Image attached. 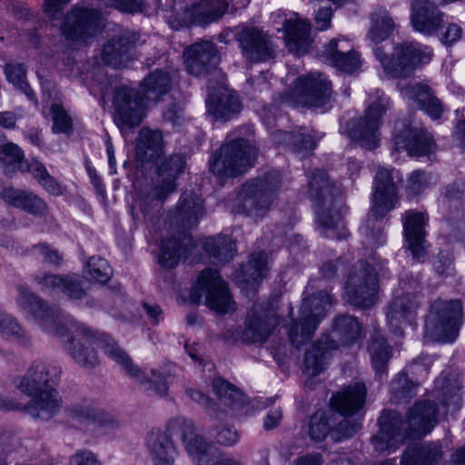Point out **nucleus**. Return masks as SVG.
Instances as JSON below:
<instances>
[{
  "instance_id": "obj_1",
  "label": "nucleus",
  "mask_w": 465,
  "mask_h": 465,
  "mask_svg": "<svg viewBox=\"0 0 465 465\" xmlns=\"http://www.w3.org/2000/svg\"><path fill=\"white\" fill-rule=\"evenodd\" d=\"M59 328L63 333H54L53 336L61 340L64 349L81 367L93 369L99 364L96 346L119 364L129 376L145 386L147 391L161 397L167 395L169 386L166 375L154 369L148 373L140 370L111 336L102 334L96 337L89 328L73 320L67 321L66 324L63 323Z\"/></svg>"
},
{
  "instance_id": "obj_2",
  "label": "nucleus",
  "mask_w": 465,
  "mask_h": 465,
  "mask_svg": "<svg viewBox=\"0 0 465 465\" xmlns=\"http://www.w3.org/2000/svg\"><path fill=\"white\" fill-rule=\"evenodd\" d=\"M62 371L54 363L44 359L35 360L25 376L19 378L17 388L31 396L28 403L9 401L6 410L22 411L33 419L48 420L61 408V398L54 388L60 381Z\"/></svg>"
},
{
  "instance_id": "obj_3",
  "label": "nucleus",
  "mask_w": 465,
  "mask_h": 465,
  "mask_svg": "<svg viewBox=\"0 0 465 465\" xmlns=\"http://www.w3.org/2000/svg\"><path fill=\"white\" fill-rule=\"evenodd\" d=\"M437 422L436 404L428 400L413 406L408 421L398 411L385 410L378 420L380 429L371 443L378 452L396 450L408 437L429 433Z\"/></svg>"
},
{
  "instance_id": "obj_4",
  "label": "nucleus",
  "mask_w": 465,
  "mask_h": 465,
  "mask_svg": "<svg viewBox=\"0 0 465 465\" xmlns=\"http://www.w3.org/2000/svg\"><path fill=\"white\" fill-rule=\"evenodd\" d=\"M171 87L170 74L160 69L154 70L143 79L141 92L127 85L117 87L113 98L115 124L120 129L138 126L144 116V99L157 102Z\"/></svg>"
},
{
  "instance_id": "obj_5",
  "label": "nucleus",
  "mask_w": 465,
  "mask_h": 465,
  "mask_svg": "<svg viewBox=\"0 0 465 465\" xmlns=\"http://www.w3.org/2000/svg\"><path fill=\"white\" fill-rule=\"evenodd\" d=\"M309 195L313 202L317 221L322 227V235L331 239L345 236L342 215L345 206L339 185L330 180L324 170L312 173L309 182Z\"/></svg>"
},
{
  "instance_id": "obj_6",
  "label": "nucleus",
  "mask_w": 465,
  "mask_h": 465,
  "mask_svg": "<svg viewBox=\"0 0 465 465\" xmlns=\"http://www.w3.org/2000/svg\"><path fill=\"white\" fill-rule=\"evenodd\" d=\"M282 183L278 170H269L248 179L230 203L231 212L254 220L262 219L271 210Z\"/></svg>"
},
{
  "instance_id": "obj_7",
  "label": "nucleus",
  "mask_w": 465,
  "mask_h": 465,
  "mask_svg": "<svg viewBox=\"0 0 465 465\" xmlns=\"http://www.w3.org/2000/svg\"><path fill=\"white\" fill-rule=\"evenodd\" d=\"M397 177L398 172L393 168H378L374 177L372 206L360 229L370 245L380 246L386 241L383 219L399 203L398 188L394 181Z\"/></svg>"
},
{
  "instance_id": "obj_8",
  "label": "nucleus",
  "mask_w": 465,
  "mask_h": 465,
  "mask_svg": "<svg viewBox=\"0 0 465 465\" xmlns=\"http://www.w3.org/2000/svg\"><path fill=\"white\" fill-rule=\"evenodd\" d=\"M308 285L299 310V315L291 323L288 335L292 344L299 349L312 340L320 322L325 318L332 304V298L325 291L310 293Z\"/></svg>"
},
{
  "instance_id": "obj_9",
  "label": "nucleus",
  "mask_w": 465,
  "mask_h": 465,
  "mask_svg": "<svg viewBox=\"0 0 465 465\" xmlns=\"http://www.w3.org/2000/svg\"><path fill=\"white\" fill-rule=\"evenodd\" d=\"M463 323V307L458 299L437 298L429 304L425 316V336L440 342H452Z\"/></svg>"
},
{
  "instance_id": "obj_10",
  "label": "nucleus",
  "mask_w": 465,
  "mask_h": 465,
  "mask_svg": "<svg viewBox=\"0 0 465 465\" xmlns=\"http://www.w3.org/2000/svg\"><path fill=\"white\" fill-rule=\"evenodd\" d=\"M373 54L384 74L391 79L411 76L418 65L428 64L432 57V51L429 46L409 41L396 44L391 55L379 46L373 49Z\"/></svg>"
},
{
  "instance_id": "obj_11",
  "label": "nucleus",
  "mask_w": 465,
  "mask_h": 465,
  "mask_svg": "<svg viewBox=\"0 0 465 465\" xmlns=\"http://www.w3.org/2000/svg\"><path fill=\"white\" fill-rule=\"evenodd\" d=\"M256 155V148L248 140L232 139L211 156L209 168L214 175L222 179L234 178L254 164Z\"/></svg>"
},
{
  "instance_id": "obj_12",
  "label": "nucleus",
  "mask_w": 465,
  "mask_h": 465,
  "mask_svg": "<svg viewBox=\"0 0 465 465\" xmlns=\"http://www.w3.org/2000/svg\"><path fill=\"white\" fill-rule=\"evenodd\" d=\"M331 84L320 73L299 76L292 86L281 95L282 104L292 107H324L331 102Z\"/></svg>"
},
{
  "instance_id": "obj_13",
  "label": "nucleus",
  "mask_w": 465,
  "mask_h": 465,
  "mask_svg": "<svg viewBox=\"0 0 465 465\" xmlns=\"http://www.w3.org/2000/svg\"><path fill=\"white\" fill-rule=\"evenodd\" d=\"M185 167L182 154H173L164 159L157 168V180L141 191L140 209L148 214L153 209L161 206L164 200L176 189L175 180Z\"/></svg>"
},
{
  "instance_id": "obj_14",
  "label": "nucleus",
  "mask_w": 465,
  "mask_h": 465,
  "mask_svg": "<svg viewBox=\"0 0 465 465\" xmlns=\"http://www.w3.org/2000/svg\"><path fill=\"white\" fill-rule=\"evenodd\" d=\"M203 297L206 305L219 314L233 312L236 309L228 286L216 269L203 270L191 290L190 299L193 302H200Z\"/></svg>"
},
{
  "instance_id": "obj_15",
  "label": "nucleus",
  "mask_w": 465,
  "mask_h": 465,
  "mask_svg": "<svg viewBox=\"0 0 465 465\" xmlns=\"http://www.w3.org/2000/svg\"><path fill=\"white\" fill-rule=\"evenodd\" d=\"M345 300L353 306L368 308L377 298L379 280L375 269L365 260H359L350 270L345 283Z\"/></svg>"
},
{
  "instance_id": "obj_16",
  "label": "nucleus",
  "mask_w": 465,
  "mask_h": 465,
  "mask_svg": "<svg viewBox=\"0 0 465 465\" xmlns=\"http://www.w3.org/2000/svg\"><path fill=\"white\" fill-rule=\"evenodd\" d=\"M390 98L381 94L365 111L363 116L347 123L348 136L360 146L373 150L378 147L380 141L379 128L381 120L390 108Z\"/></svg>"
},
{
  "instance_id": "obj_17",
  "label": "nucleus",
  "mask_w": 465,
  "mask_h": 465,
  "mask_svg": "<svg viewBox=\"0 0 465 465\" xmlns=\"http://www.w3.org/2000/svg\"><path fill=\"white\" fill-rule=\"evenodd\" d=\"M242 56L249 63H265L274 59L277 45L268 32L255 25H243L234 35Z\"/></svg>"
},
{
  "instance_id": "obj_18",
  "label": "nucleus",
  "mask_w": 465,
  "mask_h": 465,
  "mask_svg": "<svg viewBox=\"0 0 465 465\" xmlns=\"http://www.w3.org/2000/svg\"><path fill=\"white\" fill-rule=\"evenodd\" d=\"M420 282L415 280L410 287L404 285L405 291L396 295L388 304L386 319L388 326L395 335L402 336L405 327L411 325L421 304V294L416 291Z\"/></svg>"
},
{
  "instance_id": "obj_19",
  "label": "nucleus",
  "mask_w": 465,
  "mask_h": 465,
  "mask_svg": "<svg viewBox=\"0 0 465 465\" xmlns=\"http://www.w3.org/2000/svg\"><path fill=\"white\" fill-rule=\"evenodd\" d=\"M392 150L406 151L410 156H430L434 153L436 144L431 134L414 126L407 119L395 122L392 133Z\"/></svg>"
},
{
  "instance_id": "obj_20",
  "label": "nucleus",
  "mask_w": 465,
  "mask_h": 465,
  "mask_svg": "<svg viewBox=\"0 0 465 465\" xmlns=\"http://www.w3.org/2000/svg\"><path fill=\"white\" fill-rule=\"evenodd\" d=\"M15 289L18 292L16 298L18 306L34 317L44 331L51 335L63 333L62 329L59 328L63 324L60 315L50 308L44 299L33 292L27 285L18 284Z\"/></svg>"
},
{
  "instance_id": "obj_21",
  "label": "nucleus",
  "mask_w": 465,
  "mask_h": 465,
  "mask_svg": "<svg viewBox=\"0 0 465 465\" xmlns=\"http://www.w3.org/2000/svg\"><path fill=\"white\" fill-rule=\"evenodd\" d=\"M100 19L98 10L75 6L64 15L61 32L68 40L86 41L97 32Z\"/></svg>"
},
{
  "instance_id": "obj_22",
  "label": "nucleus",
  "mask_w": 465,
  "mask_h": 465,
  "mask_svg": "<svg viewBox=\"0 0 465 465\" xmlns=\"http://www.w3.org/2000/svg\"><path fill=\"white\" fill-rule=\"evenodd\" d=\"M277 324L276 312L269 303H254L248 313L242 338L250 343L263 342Z\"/></svg>"
},
{
  "instance_id": "obj_23",
  "label": "nucleus",
  "mask_w": 465,
  "mask_h": 465,
  "mask_svg": "<svg viewBox=\"0 0 465 465\" xmlns=\"http://www.w3.org/2000/svg\"><path fill=\"white\" fill-rule=\"evenodd\" d=\"M167 430L170 436L179 435L186 451L198 465H205L208 460V444L195 433L193 421L184 417H175L170 420Z\"/></svg>"
},
{
  "instance_id": "obj_24",
  "label": "nucleus",
  "mask_w": 465,
  "mask_h": 465,
  "mask_svg": "<svg viewBox=\"0 0 465 465\" xmlns=\"http://www.w3.org/2000/svg\"><path fill=\"white\" fill-rule=\"evenodd\" d=\"M183 57L188 73L195 76L209 74L220 60L218 50L211 41H200L188 46Z\"/></svg>"
},
{
  "instance_id": "obj_25",
  "label": "nucleus",
  "mask_w": 465,
  "mask_h": 465,
  "mask_svg": "<svg viewBox=\"0 0 465 465\" xmlns=\"http://www.w3.org/2000/svg\"><path fill=\"white\" fill-rule=\"evenodd\" d=\"M138 36L133 32H124L110 39L104 46L102 58L104 64L120 68L132 59V50L136 46Z\"/></svg>"
},
{
  "instance_id": "obj_26",
  "label": "nucleus",
  "mask_w": 465,
  "mask_h": 465,
  "mask_svg": "<svg viewBox=\"0 0 465 465\" xmlns=\"http://www.w3.org/2000/svg\"><path fill=\"white\" fill-rule=\"evenodd\" d=\"M322 55L331 65L345 73L351 74L361 65L357 52L352 49L350 42L345 39H331L325 45Z\"/></svg>"
},
{
  "instance_id": "obj_27",
  "label": "nucleus",
  "mask_w": 465,
  "mask_h": 465,
  "mask_svg": "<svg viewBox=\"0 0 465 465\" xmlns=\"http://www.w3.org/2000/svg\"><path fill=\"white\" fill-rule=\"evenodd\" d=\"M366 395L365 384L355 382L334 393L330 400V406L341 415L351 416L363 408Z\"/></svg>"
},
{
  "instance_id": "obj_28",
  "label": "nucleus",
  "mask_w": 465,
  "mask_h": 465,
  "mask_svg": "<svg viewBox=\"0 0 465 465\" xmlns=\"http://www.w3.org/2000/svg\"><path fill=\"white\" fill-rule=\"evenodd\" d=\"M425 218L421 213L408 211L403 215V234L412 258L420 262L426 255Z\"/></svg>"
},
{
  "instance_id": "obj_29",
  "label": "nucleus",
  "mask_w": 465,
  "mask_h": 465,
  "mask_svg": "<svg viewBox=\"0 0 465 465\" xmlns=\"http://www.w3.org/2000/svg\"><path fill=\"white\" fill-rule=\"evenodd\" d=\"M284 39L289 51L296 55H303L312 44L310 25L300 19L297 14L283 21Z\"/></svg>"
},
{
  "instance_id": "obj_30",
  "label": "nucleus",
  "mask_w": 465,
  "mask_h": 465,
  "mask_svg": "<svg viewBox=\"0 0 465 465\" xmlns=\"http://www.w3.org/2000/svg\"><path fill=\"white\" fill-rule=\"evenodd\" d=\"M163 147L161 131L143 127L135 140V159L141 164L153 163L163 153Z\"/></svg>"
},
{
  "instance_id": "obj_31",
  "label": "nucleus",
  "mask_w": 465,
  "mask_h": 465,
  "mask_svg": "<svg viewBox=\"0 0 465 465\" xmlns=\"http://www.w3.org/2000/svg\"><path fill=\"white\" fill-rule=\"evenodd\" d=\"M206 108L215 119L227 121L240 112L241 103L234 93L226 88H219L209 94Z\"/></svg>"
},
{
  "instance_id": "obj_32",
  "label": "nucleus",
  "mask_w": 465,
  "mask_h": 465,
  "mask_svg": "<svg viewBox=\"0 0 465 465\" xmlns=\"http://www.w3.org/2000/svg\"><path fill=\"white\" fill-rule=\"evenodd\" d=\"M334 350L335 344L329 342V336L317 340L305 352L303 372L312 377L322 373L326 370Z\"/></svg>"
},
{
  "instance_id": "obj_33",
  "label": "nucleus",
  "mask_w": 465,
  "mask_h": 465,
  "mask_svg": "<svg viewBox=\"0 0 465 465\" xmlns=\"http://www.w3.org/2000/svg\"><path fill=\"white\" fill-rule=\"evenodd\" d=\"M437 398L445 412L455 414L460 410L462 402V382L458 378L441 374L435 381Z\"/></svg>"
},
{
  "instance_id": "obj_34",
  "label": "nucleus",
  "mask_w": 465,
  "mask_h": 465,
  "mask_svg": "<svg viewBox=\"0 0 465 465\" xmlns=\"http://www.w3.org/2000/svg\"><path fill=\"white\" fill-rule=\"evenodd\" d=\"M443 458L440 441L423 442L409 446L401 458L402 465H438Z\"/></svg>"
},
{
  "instance_id": "obj_35",
  "label": "nucleus",
  "mask_w": 465,
  "mask_h": 465,
  "mask_svg": "<svg viewBox=\"0 0 465 465\" xmlns=\"http://www.w3.org/2000/svg\"><path fill=\"white\" fill-rule=\"evenodd\" d=\"M401 93L404 97L415 102L431 118L438 119L441 116L443 106L429 86L419 83L409 84Z\"/></svg>"
},
{
  "instance_id": "obj_36",
  "label": "nucleus",
  "mask_w": 465,
  "mask_h": 465,
  "mask_svg": "<svg viewBox=\"0 0 465 465\" xmlns=\"http://www.w3.org/2000/svg\"><path fill=\"white\" fill-rule=\"evenodd\" d=\"M146 444L153 465H174L177 451L169 435L153 430L147 436Z\"/></svg>"
},
{
  "instance_id": "obj_37",
  "label": "nucleus",
  "mask_w": 465,
  "mask_h": 465,
  "mask_svg": "<svg viewBox=\"0 0 465 465\" xmlns=\"http://www.w3.org/2000/svg\"><path fill=\"white\" fill-rule=\"evenodd\" d=\"M4 199L13 206L35 216L44 217L49 213L47 203L31 191L8 188L4 191Z\"/></svg>"
},
{
  "instance_id": "obj_38",
  "label": "nucleus",
  "mask_w": 465,
  "mask_h": 465,
  "mask_svg": "<svg viewBox=\"0 0 465 465\" xmlns=\"http://www.w3.org/2000/svg\"><path fill=\"white\" fill-rule=\"evenodd\" d=\"M272 140L274 143L283 144L292 152L302 156L307 155L316 147V141L312 134L304 127L293 132L276 130L272 133Z\"/></svg>"
},
{
  "instance_id": "obj_39",
  "label": "nucleus",
  "mask_w": 465,
  "mask_h": 465,
  "mask_svg": "<svg viewBox=\"0 0 465 465\" xmlns=\"http://www.w3.org/2000/svg\"><path fill=\"white\" fill-rule=\"evenodd\" d=\"M334 414L328 410H317L302 427V432L313 443L324 441L331 434Z\"/></svg>"
},
{
  "instance_id": "obj_40",
  "label": "nucleus",
  "mask_w": 465,
  "mask_h": 465,
  "mask_svg": "<svg viewBox=\"0 0 465 465\" xmlns=\"http://www.w3.org/2000/svg\"><path fill=\"white\" fill-rule=\"evenodd\" d=\"M269 271L267 264V254L264 252L252 253L248 262L243 263L234 273V282L237 284L254 286Z\"/></svg>"
},
{
  "instance_id": "obj_41",
  "label": "nucleus",
  "mask_w": 465,
  "mask_h": 465,
  "mask_svg": "<svg viewBox=\"0 0 465 465\" xmlns=\"http://www.w3.org/2000/svg\"><path fill=\"white\" fill-rule=\"evenodd\" d=\"M361 334V325L357 318L351 315H339L332 324L329 342L335 344V349L339 345H350L354 343Z\"/></svg>"
},
{
  "instance_id": "obj_42",
  "label": "nucleus",
  "mask_w": 465,
  "mask_h": 465,
  "mask_svg": "<svg viewBox=\"0 0 465 465\" xmlns=\"http://www.w3.org/2000/svg\"><path fill=\"white\" fill-rule=\"evenodd\" d=\"M176 219L183 227L195 224L204 214L203 201L193 192L183 193L178 202Z\"/></svg>"
},
{
  "instance_id": "obj_43",
  "label": "nucleus",
  "mask_w": 465,
  "mask_h": 465,
  "mask_svg": "<svg viewBox=\"0 0 465 465\" xmlns=\"http://www.w3.org/2000/svg\"><path fill=\"white\" fill-rule=\"evenodd\" d=\"M228 9L224 0H196L191 13L195 25L204 26L221 19Z\"/></svg>"
},
{
  "instance_id": "obj_44",
  "label": "nucleus",
  "mask_w": 465,
  "mask_h": 465,
  "mask_svg": "<svg viewBox=\"0 0 465 465\" xmlns=\"http://www.w3.org/2000/svg\"><path fill=\"white\" fill-rule=\"evenodd\" d=\"M368 351L375 376L382 380L383 377L387 376L388 362L391 357V348L379 331H375L372 335Z\"/></svg>"
},
{
  "instance_id": "obj_45",
  "label": "nucleus",
  "mask_w": 465,
  "mask_h": 465,
  "mask_svg": "<svg viewBox=\"0 0 465 465\" xmlns=\"http://www.w3.org/2000/svg\"><path fill=\"white\" fill-rule=\"evenodd\" d=\"M204 252L214 264H224L231 261L236 252L235 242L231 237L219 234L207 238L203 245Z\"/></svg>"
},
{
  "instance_id": "obj_46",
  "label": "nucleus",
  "mask_w": 465,
  "mask_h": 465,
  "mask_svg": "<svg viewBox=\"0 0 465 465\" xmlns=\"http://www.w3.org/2000/svg\"><path fill=\"white\" fill-rule=\"evenodd\" d=\"M192 246V239L186 235L163 239L161 245L159 262L166 268L178 265L182 255L185 254Z\"/></svg>"
},
{
  "instance_id": "obj_47",
  "label": "nucleus",
  "mask_w": 465,
  "mask_h": 465,
  "mask_svg": "<svg viewBox=\"0 0 465 465\" xmlns=\"http://www.w3.org/2000/svg\"><path fill=\"white\" fill-rule=\"evenodd\" d=\"M371 27L368 36L375 44L381 43L390 37L395 29L393 17L384 7H376L371 14Z\"/></svg>"
},
{
  "instance_id": "obj_48",
  "label": "nucleus",
  "mask_w": 465,
  "mask_h": 465,
  "mask_svg": "<svg viewBox=\"0 0 465 465\" xmlns=\"http://www.w3.org/2000/svg\"><path fill=\"white\" fill-rule=\"evenodd\" d=\"M69 413L73 418L89 420L100 427L114 428L117 425V421L113 415L87 403L72 405L69 408Z\"/></svg>"
},
{
  "instance_id": "obj_49",
  "label": "nucleus",
  "mask_w": 465,
  "mask_h": 465,
  "mask_svg": "<svg viewBox=\"0 0 465 465\" xmlns=\"http://www.w3.org/2000/svg\"><path fill=\"white\" fill-rule=\"evenodd\" d=\"M4 72L9 83L23 92L35 105H38V99L35 93L30 87L26 74L27 68L23 63H8L5 64Z\"/></svg>"
},
{
  "instance_id": "obj_50",
  "label": "nucleus",
  "mask_w": 465,
  "mask_h": 465,
  "mask_svg": "<svg viewBox=\"0 0 465 465\" xmlns=\"http://www.w3.org/2000/svg\"><path fill=\"white\" fill-rule=\"evenodd\" d=\"M213 390L221 404L225 407L238 409L245 404L242 392L236 386L222 378L213 380Z\"/></svg>"
},
{
  "instance_id": "obj_51",
  "label": "nucleus",
  "mask_w": 465,
  "mask_h": 465,
  "mask_svg": "<svg viewBox=\"0 0 465 465\" xmlns=\"http://www.w3.org/2000/svg\"><path fill=\"white\" fill-rule=\"evenodd\" d=\"M0 334L4 337H13L26 343L29 338L16 319L0 308Z\"/></svg>"
},
{
  "instance_id": "obj_52",
  "label": "nucleus",
  "mask_w": 465,
  "mask_h": 465,
  "mask_svg": "<svg viewBox=\"0 0 465 465\" xmlns=\"http://www.w3.org/2000/svg\"><path fill=\"white\" fill-rule=\"evenodd\" d=\"M50 111L53 120V133L70 134L73 132V122L64 108L61 104L54 103Z\"/></svg>"
},
{
  "instance_id": "obj_53",
  "label": "nucleus",
  "mask_w": 465,
  "mask_h": 465,
  "mask_svg": "<svg viewBox=\"0 0 465 465\" xmlns=\"http://www.w3.org/2000/svg\"><path fill=\"white\" fill-rule=\"evenodd\" d=\"M86 281L76 274L64 275L60 292L71 300H81L86 295L84 283Z\"/></svg>"
},
{
  "instance_id": "obj_54",
  "label": "nucleus",
  "mask_w": 465,
  "mask_h": 465,
  "mask_svg": "<svg viewBox=\"0 0 465 465\" xmlns=\"http://www.w3.org/2000/svg\"><path fill=\"white\" fill-rule=\"evenodd\" d=\"M87 274L91 280L105 283L113 275V271L107 261L93 256L87 262Z\"/></svg>"
},
{
  "instance_id": "obj_55",
  "label": "nucleus",
  "mask_w": 465,
  "mask_h": 465,
  "mask_svg": "<svg viewBox=\"0 0 465 465\" xmlns=\"http://www.w3.org/2000/svg\"><path fill=\"white\" fill-rule=\"evenodd\" d=\"M361 428L358 420L343 419L335 426L332 424L331 438L334 441H341L353 437Z\"/></svg>"
},
{
  "instance_id": "obj_56",
  "label": "nucleus",
  "mask_w": 465,
  "mask_h": 465,
  "mask_svg": "<svg viewBox=\"0 0 465 465\" xmlns=\"http://www.w3.org/2000/svg\"><path fill=\"white\" fill-rule=\"evenodd\" d=\"M106 7L114 8L122 13L137 14L145 10L144 0H99Z\"/></svg>"
},
{
  "instance_id": "obj_57",
  "label": "nucleus",
  "mask_w": 465,
  "mask_h": 465,
  "mask_svg": "<svg viewBox=\"0 0 465 465\" xmlns=\"http://www.w3.org/2000/svg\"><path fill=\"white\" fill-rule=\"evenodd\" d=\"M64 275L50 272H39L34 276V281L43 292H60Z\"/></svg>"
},
{
  "instance_id": "obj_58",
  "label": "nucleus",
  "mask_w": 465,
  "mask_h": 465,
  "mask_svg": "<svg viewBox=\"0 0 465 465\" xmlns=\"http://www.w3.org/2000/svg\"><path fill=\"white\" fill-rule=\"evenodd\" d=\"M417 384L410 381L407 373L400 372L391 381V390L398 398H409Z\"/></svg>"
},
{
  "instance_id": "obj_59",
  "label": "nucleus",
  "mask_w": 465,
  "mask_h": 465,
  "mask_svg": "<svg viewBox=\"0 0 465 465\" xmlns=\"http://www.w3.org/2000/svg\"><path fill=\"white\" fill-rule=\"evenodd\" d=\"M429 182L430 175L425 171L418 169L410 173L406 189L411 194L418 195L428 187Z\"/></svg>"
},
{
  "instance_id": "obj_60",
  "label": "nucleus",
  "mask_w": 465,
  "mask_h": 465,
  "mask_svg": "<svg viewBox=\"0 0 465 465\" xmlns=\"http://www.w3.org/2000/svg\"><path fill=\"white\" fill-rule=\"evenodd\" d=\"M347 269L348 262L343 257L325 262L320 267L321 278L324 280L334 279Z\"/></svg>"
},
{
  "instance_id": "obj_61",
  "label": "nucleus",
  "mask_w": 465,
  "mask_h": 465,
  "mask_svg": "<svg viewBox=\"0 0 465 465\" xmlns=\"http://www.w3.org/2000/svg\"><path fill=\"white\" fill-rule=\"evenodd\" d=\"M0 154L4 161L16 164L18 169L24 171L25 155L21 148L13 143L4 144L0 149Z\"/></svg>"
},
{
  "instance_id": "obj_62",
  "label": "nucleus",
  "mask_w": 465,
  "mask_h": 465,
  "mask_svg": "<svg viewBox=\"0 0 465 465\" xmlns=\"http://www.w3.org/2000/svg\"><path fill=\"white\" fill-rule=\"evenodd\" d=\"M214 439L218 444L231 447L239 441L240 435L233 426L221 424L216 429Z\"/></svg>"
},
{
  "instance_id": "obj_63",
  "label": "nucleus",
  "mask_w": 465,
  "mask_h": 465,
  "mask_svg": "<svg viewBox=\"0 0 465 465\" xmlns=\"http://www.w3.org/2000/svg\"><path fill=\"white\" fill-rule=\"evenodd\" d=\"M71 0H45L43 10L45 15L51 20L60 18L64 8Z\"/></svg>"
},
{
  "instance_id": "obj_64",
  "label": "nucleus",
  "mask_w": 465,
  "mask_h": 465,
  "mask_svg": "<svg viewBox=\"0 0 465 465\" xmlns=\"http://www.w3.org/2000/svg\"><path fill=\"white\" fill-rule=\"evenodd\" d=\"M34 250L43 257L45 262L57 265L62 260V256L58 251L45 243L35 245Z\"/></svg>"
}]
</instances>
